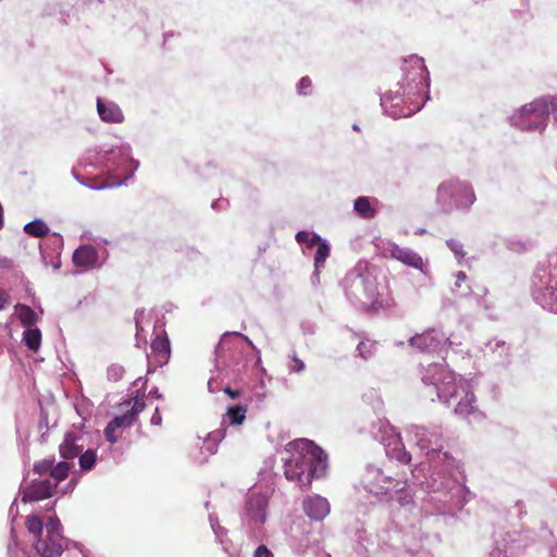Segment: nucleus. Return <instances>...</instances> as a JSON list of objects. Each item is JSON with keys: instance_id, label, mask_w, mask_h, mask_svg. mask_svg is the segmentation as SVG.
I'll return each mask as SVG.
<instances>
[{"instance_id": "33", "label": "nucleus", "mask_w": 557, "mask_h": 557, "mask_svg": "<svg viewBox=\"0 0 557 557\" xmlns=\"http://www.w3.org/2000/svg\"><path fill=\"white\" fill-rule=\"evenodd\" d=\"M97 461V453L94 449L87 448L78 456V463L83 471L91 470Z\"/></svg>"}, {"instance_id": "57", "label": "nucleus", "mask_w": 557, "mask_h": 557, "mask_svg": "<svg viewBox=\"0 0 557 557\" xmlns=\"http://www.w3.org/2000/svg\"><path fill=\"white\" fill-rule=\"evenodd\" d=\"M38 426L40 429L42 428H47L48 426V419H47V414L44 410H41V417H40V421H39V424Z\"/></svg>"}, {"instance_id": "4", "label": "nucleus", "mask_w": 557, "mask_h": 557, "mask_svg": "<svg viewBox=\"0 0 557 557\" xmlns=\"http://www.w3.org/2000/svg\"><path fill=\"white\" fill-rule=\"evenodd\" d=\"M286 451L290 456L284 460V475L300 488H309L312 480L321 478L327 469V455L312 441L289 442Z\"/></svg>"}, {"instance_id": "27", "label": "nucleus", "mask_w": 557, "mask_h": 557, "mask_svg": "<svg viewBox=\"0 0 557 557\" xmlns=\"http://www.w3.org/2000/svg\"><path fill=\"white\" fill-rule=\"evenodd\" d=\"M16 314L23 326L32 327L37 322L36 312L27 305H17L15 307Z\"/></svg>"}, {"instance_id": "42", "label": "nucleus", "mask_w": 557, "mask_h": 557, "mask_svg": "<svg viewBox=\"0 0 557 557\" xmlns=\"http://www.w3.org/2000/svg\"><path fill=\"white\" fill-rule=\"evenodd\" d=\"M448 248L454 252L455 257L459 260L465 257L463 245L456 239H448L446 242Z\"/></svg>"}, {"instance_id": "48", "label": "nucleus", "mask_w": 557, "mask_h": 557, "mask_svg": "<svg viewBox=\"0 0 557 557\" xmlns=\"http://www.w3.org/2000/svg\"><path fill=\"white\" fill-rule=\"evenodd\" d=\"M116 430L117 429L111 422H109L104 429L106 440L111 444H115L117 442V437L114 435Z\"/></svg>"}, {"instance_id": "18", "label": "nucleus", "mask_w": 557, "mask_h": 557, "mask_svg": "<svg viewBox=\"0 0 557 557\" xmlns=\"http://www.w3.org/2000/svg\"><path fill=\"white\" fill-rule=\"evenodd\" d=\"M302 509L311 520L322 521L330 513L331 508L325 497L311 495L304 499Z\"/></svg>"}, {"instance_id": "28", "label": "nucleus", "mask_w": 557, "mask_h": 557, "mask_svg": "<svg viewBox=\"0 0 557 557\" xmlns=\"http://www.w3.org/2000/svg\"><path fill=\"white\" fill-rule=\"evenodd\" d=\"M23 342L29 350L37 351L41 344V332L38 327H27L23 332Z\"/></svg>"}, {"instance_id": "15", "label": "nucleus", "mask_w": 557, "mask_h": 557, "mask_svg": "<svg viewBox=\"0 0 557 557\" xmlns=\"http://www.w3.org/2000/svg\"><path fill=\"white\" fill-rule=\"evenodd\" d=\"M85 446L86 435L83 432L69 431L59 446V451L63 459L74 460L83 453Z\"/></svg>"}, {"instance_id": "16", "label": "nucleus", "mask_w": 557, "mask_h": 557, "mask_svg": "<svg viewBox=\"0 0 557 557\" xmlns=\"http://www.w3.org/2000/svg\"><path fill=\"white\" fill-rule=\"evenodd\" d=\"M243 339L245 341L253 350H256V364H260L261 357L259 350L256 349L252 342L244 334L239 332H225L220 342L218 343L214 355H215V362H218L219 358L222 357L224 351L228 350H237L238 344L237 341ZM215 368L219 369V363H215Z\"/></svg>"}, {"instance_id": "30", "label": "nucleus", "mask_w": 557, "mask_h": 557, "mask_svg": "<svg viewBox=\"0 0 557 557\" xmlns=\"http://www.w3.org/2000/svg\"><path fill=\"white\" fill-rule=\"evenodd\" d=\"M508 346L504 341H490L486 343V351H491L493 355H495V359H498L499 361H507L508 360Z\"/></svg>"}, {"instance_id": "11", "label": "nucleus", "mask_w": 557, "mask_h": 557, "mask_svg": "<svg viewBox=\"0 0 557 557\" xmlns=\"http://www.w3.org/2000/svg\"><path fill=\"white\" fill-rule=\"evenodd\" d=\"M362 484L367 491L376 496L392 497V493L401 492L407 482L386 475L382 469L368 465L362 476Z\"/></svg>"}, {"instance_id": "58", "label": "nucleus", "mask_w": 557, "mask_h": 557, "mask_svg": "<svg viewBox=\"0 0 557 557\" xmlns=\"http://www.w3.org/2000/svg\"><path fill=\"white\" fill-rule=\"evenodd\" d=\"M490 557H506V554L499 548H494L491 552Z\"/></svg>"}, {"instance_id": "44", "label": "nucleus", "mask_w": 557, "mask_h": 557, "mask_svg": "<svg viewBox=\"0 0 557 557\" xmlns=\"http://www.w3.org/2000/svg\"><path fill=\"white\" fill-rule=\"evenodd\" d=\"M52 466H53V461L52 460L44 459V460H41V461H39V462L34 465V471L39 473V474H44V473H47V472H49L51 474Z\"/></svg>"}, {"instance_id": "63", "label": "nucleus", "mask_w": 557, "mask_h": 557, "mask_svg": "<svg viewBox=\"0 0 557 557\" xmlns=\"http://www.w3.org/2000/svg\"><path fill=\"white\" fill-rule=\"evenodd\" d=\"M352 128H354L355 131H359L358 125H354V126H352Z\"/></svg>"}, {"instance_id": "50", "label": "nucleus", "mask_w": 557, "mask_h": 557, "mask_svg": "<svg viewBox=\"0 0 557 557\" xmlns=\"http://www.w3.org/2000/svg\"><path fill=\"white\" fill-rule=\"evenodd\" d=\"M253 557H273V554L265 545H259L255 550Z\"/></svg>"}, {"instance_id": "60", "label": "nucleus", "mask_w": 557, "mask_h": 557, "mask_svg": "<svg viewBox=\"0 0 557 557\" xmlns=\"http://www.w3.org/2000/svg\"><path fill=\"white\" fill-rule=\"evenodd\" d=\"M150 394L156 397L157 399H162L163 398V395L159 392V389L157 387L152 388L150 391Z\"/></svg>"}, {"instance_id": "25", "label": "nucleus", "mask_w": 557, "mask_h": 557, "mask_svg": "<svg viewBox=\"0 0 557 557\" xmlns=\"http://www.w3.org/2000/svg\"><path fill=\"white\" fill-rule=\"evenodd\" d=\"M392 444H394V447L388 448L386 454L401 463H409L411 455L406 450L405 446L400 442L399 435L392 437L387 446H391Z\"/></svg>"}, {"instance_id": "36", "label": "nucleus", "mask_w": 557, "mask_h": 557, "mask_svg": "<svg viewBox=\"0 0 557 557\" xmlns=\"http://www.w3.org/2000/svg\"><path fill=\"white\" fill-rule=\"evenodd\" d=\"M26 528L38 539L40 535H42L45 525L39 517L29 516L26 519Z\"/></svg>"}, {"instance_id": "1", "label": "nucleus", "mask_w": 557, "mask_h": 557, "mask_svg": "<svg viewBox=\"0 0 557 557\" xmlns=\"http://www.w3.org/2000/svg\"><path fill=\"white\" fill-rule=\"evenodd\" d=\"M408 434L435 469L424 482L429 496L423 499L422 510L426 516H455L467 504L470 491L465 485L459 462L449 453L443 451L441 429L412 425Z\"/></svg>"}, {"instance_id": "24", "label": "nucleus", "mask_w": 557, "mask_h": 557, "mask_svg": "<svg viewBox=\"0 0 557 557\" xmlns=\"http://www.w3.org/2000/svg\"><path fill=\"white\" fill-rule=\"evenodd\" d=\"M388 498L395 499L399 504L398 518L406 517L407 512L411 513L417 509L412 496L406 491V487L401 492L392 493V497Z\"/></svg>"}, {"instance_id": "17", "label": "nucleus", "mask_w": 557, "mask_h": 557, "mask_svg": "<svg viewBox=\"0 0 557 557\" xmlns=\"http://www.w3.org/2000/svg\"><path fill=\"white\" fill-rule=\"evenodd\" d=\"M54 488L51 479L34 480L23 490L22 502H39L51 497Z\"/></svg>"}, {"instance_id": "8", "label": "nucleus", "mask_w": 557, "mask_h": 557, "mask_svg": "<svg viewBox=\"0 0 557 557\" xmlns=\"http://www.w3.org/2000/svg\"><path fill=\"white\" fill-rule=\"evenodd\" d=\"M86 160L88 164L99 166L106 172L119 171L126 162L134 164V171L139 166V162L132 158V148L128 144L90 149L87 151Z\"/></svg>"}, {"instance_id": "13", "label": "nucleus", "mask_w": 557, "mask_h": 557, "mask_svg": "<svg viewBox=\"0 0 557 557\" xmlns=\"http://www.w3.org/2000/svg\"><path fill=\"white\" fill-rule=\"evenodd\" d=\"M409 343L420 352L438 354L445 349L449 338L443 332L432 329L411 337Z\"/></svg>"}, {"instance_id": "12", "label": "nucleus", "mask_w": 557, "mask_h": 557, "mask_svg": "<svg viewBox=\"0 0 557 557\" xmlns=\"http://www.w3.org/2000/svg\"><path fill=\"white\" fill-rule=\"evenodd\" d=\"M268 498L262 494H251L242 515L243 527L251 536H258L267 520Z\"/></svg>"}, {"instance_id": "46", "label": "nucleus", "mask_w": 557, "mask_h": 557, "mask_svg": "<svg viewBox=\"0 0 557 557\" xmlns=\"http://www.w3.org/2000/svg\"><path fill=\"white\" fill-rule=\"evenodd\" d=\"M311 87V79L308 76H304L297 84V91L299 95H308Z\"/></svg>"}, {"instance_id": "43", "label": "nucleus", "mask_w": 557, "mask_h": 557, "mask_svg": "<svg viewBox=\"0 0 557 557\" xmlns=\"http://www.w3.org/2000/svg\"><path fill=\"white\" fill-rule=\"evenodd\" d=\"M290 359V363L288 364L289 372L300 373L305 370V362L300 360L296 354H293Z\"/></svg>"}, {"instance_id": "19", "label": "nucleus", "mask_w": 557, "mask_h": 557, "mask_svg": "<svg viewBox=\"0 0 557 557\" xmlns=\"http://www.w3.org/2000/svg\"><path fill=\"white\" fill-rule=\"evenodd\" d=\"M387 251L389 256L401 263L418 269L423 272L424 262L420 255L407 247H400L396 244H392Z\"/></svg>"}, {"instance_id": "64", "label": "nucleus", "mask_w": 557, "mask_h": 557, "mask_svg": "<svg viewBox=\"0 0 557 557\" xmlns=\"http://www.w3.org/2000/svg\"><path fill=\"white\" fill-rule=\"evenodd\" d=\"M410 525L414 527L416 525V521L410 522Z\"/></svg>"}, {"instance_id": "38", "label": "nucleus", "mask_w": 557, "mask_h": 557, "mask_svg": "<svg viewBox=\"0 0 557 557\" xmlns=\"http://www.w3.org/2000/svg\"><path fill=\"white\" fill-rule=\"evenodd\" d=\"M124 368L121 364L113 363L107 369V377L109 381L117 382L124 375Z\"/></svg>"}, {"instance_id": "3", "label": "nucleus", "mask_w": 557, "mask_h": 557, "mask_svg": "<svg viewBox=\"0 0 557 557\" xmlns=\"http://www.w3.org/2000/svg\"><path fill=\"white\" fill-rule=\"evenodd\" d=\"M420 373L422 383L432 388L440 401L448 407L454 406L455 414L467 418L475 411V397L469 383L462 379L457 381L455 373L444 363L425 366L421 362Z\"/></svg>"}, {"instance_id": "55", "label": "nucleus", "mask_w": 557, "mask_h": 557, "mask_svg": "<svg viewBox=\"0 0 557 557\" xmlns=\"http://www.w3.org/2000/svg\"><path fill=\"white\" fill-rule=\"evenodd\" d=\"M150 423L152 425H161L162 423V417H161V413L159 411V408H156L151 419H150Z\"/></svg>"}, {"instance_id": "52", "label": "nucleus", "mask_w": 557, "mask_h": 557, "mask_svg": "<svg viewBox=\"0 0 557 557\" xmlns=\"http://www.w3.org/2000/svg\"><path fill=\"white\" fill-rule=\"evenodd\" d=\"M10 304V295L0 288V311Z\"/></svg>"}, {"instance_id": "26", "label": "nucleus", "mask_w": 557, "mask_h": 557, "mask_svg": "<svg viewBox=\"0 0 557 557\" xmlns=\"http://www.w3.org/2000/svg\"><path fill=\"white\" fill-rule=\"evenodd\" d=\"M247 406L236 405L230 406L223 418L226 425H240L246 419Z\"/></svg>"}, {"instance_id": "34", "label": "nucleus", "mask_w": 557, "mask_h": 557, "mask_svg": "<svg viewBox=\"0 0 557 557\" xmlns=\"http://www.w3.org/2000/svg\"><path fill=\"white\" fill-rule=\"evenodd\" d=\"M145 318V310L144 309H137L135 311L134 320L136 324V346L137 347H145L147 344L146 337L143 335L144 327H143V320Z\"/></svg>"}, {"instance_id": "40", "label": "nucleus", "mask_w": 557, "mask_h": 557, "mask_svg": "<svg viewBox=\"0 0 557 557\" xmlns=\"http://www.w3.org/2000/svg\"><path fill=\"white\" fill-rule=\"evenodd\" d=\"M374 348L375 344L371 341H361L357 346V350L363 359H368L372 355Z\"/></svg>"}, {"instance_id": "23", "label": "nucleus", "mask_w": 557, "mask_h": 557, "mask_svg": "<svg viewBox=\"0 0 557 557\" xmlns=\"http://www.w3.org/2000/svg\"><path fill=\"white\" fill-rule=\"evenodd\" d=\"M226 435V422L222 420L219 429L210 432L203 441V447L210 455H214L218 451L219 443Z\"/></svg>"}, {"instance_id": "49", "label": "nucleus", "mask_w": 557, "mask_h": 557, "mask_svg": "<svg viewBox=\"0 0 557 557\" xmlns=\"http://www.w3.org/2000/svg\"><path fill=\"white\" fill-rule=\"evenodd\" d=\"M311 236H312V234L308 233L307 231H299V232L296 234V240H297L299 244H304V243H306V244H307V247H308V248H311V247H310V239H311Z\"/></svg>"}, {"instance_id": "31", "label": "nucleus", "mask_w": 557, "mask_h": 557, "mask_svg": "<svg viewBox=\"0 0 557 557\" xmlns=\"http://www.w3.org/2000/svg\"><path fill=\"white\" fill-rule=\"evenodd\" d=\"M48 225L40 219L28 222L24 226V232L33 237H42L49 233Z\"/></svg>"}, {"instance_id": "20", "label": "nucleus", "mask_w": 557, "mask_h": 557, "mask_svg": "<svg viewBox=\"0 0 557 557\" xmlns=\"http://www.w3.org/2000/svg\"><path fill=\"white\" fill-rule=\"evenodd\" d=\"M98 258V250L92 245H82L74 250L72 260L76 267L87 270L100 267Z\"/></svg>"}, {"instance_id": "56", "label": "nucleus", "mask_w": 557, "mask_h": 557, "mask_svg": "<svg viewBox=\"0 0 557 557\" xmlns=\"http://www.w3.org/2000/svg\"><path fill=\"white\" fill-rule=\"evenodd\" d=\"M223 392L225 394H227L233 399H235V398H237V397H239L242 395V391L240 389H233L230 386H225L223 388Z\"/></svg>"}, {"instance_id": "2", "label": "nucleus", "mask_w": 557, "mask_h": 557, "mask_svg": "<svg viewBox=\"0 0 557 557\" xmlns=\"http://www.w3.org/2000/svg\"><path fill=\"white\" fill-rule=\"evenodd\" d=\"M403 72V79L398 83L403 94L388 91L381 97L384 113L393 119L411 116L430 99V77L424 60L410 55L405 59Z\"/></svg>"}, {"instance_id": "6", "label": "nucleus", "mask_w": 557, "mask_h": 557, "mask_svg": "<svg viewBox=\"0 0 557 557\" xmlns=\"http://www.w3.org/2000/svg\"><path fill=\"white\" fill-rule=\"evenodd\" d=\"M532 296L543 309L557 313V252L539 263L532 278Z\"/></svg>"}, {"instance_id": "61", "label": "nucleus", "mask_w": 557, "mask_h": 557, "mask_svg": "<svg viewBox=\"0 0 557 557\" xmlns=\"http://www.w3.org/2000/svg\"><path fill=\"white\" fill-rule=\"evenodd\" d=\"M311 283L313 285H318L320 283V273H318V277L315 276V270L313 271L312 273V276H311Z\"/></svg>"}, {"instance_id": "37", "label": "nucleus", "mask_w": 557, "mask_h": 557, "mask_svg": "<svg viewBox=\"0 0 557 557\" xmlns=\"http://www.w3.org/2000/svg\"><path fill=\"white\" fill-rule=\"evenodd\" d=\"M136 419L134 418V413H129L126 411L122 416L114 417L110 422L116 428H131L135 423Z\"/></svg>"}, {"instance_id": "35", "label": "nucleus", "mask_w": 557, "mask_h": 557, "mask_svg": "<svg viewBox=\"0 0 557 557\" xmlns=\"http://www.w3.org/2000/svg\"><path fill=\"white\" fill-rule=\"evenodd\" d=\"M72 173H73V175H74L75 180H76L78 183H81L82 185H84V186H86V187H88V188H90V189L100 190V189H103V188L109 187V185H103V184H101V185L88 184V183H87V181H85V178H83L82 176H79V175L75 172V170H73V171H72ZM133 174H134V171H133V172H131V173H129V174H128V175H127L123 181H120V182H116V183L110 184V187H113V186H121V185L125 184V182H126L127 180H129V178L133 176Z\"/></svg>"}, {"instance_id": "45", "label": "nucleus", "mask_w": 557, "mask_h": 557, "mask_svg": "<svg viewBox=\"0 0 557 557\" xmlns=\"http://www.w3.org/2000/svg\"><path fill=\"white\" fill-rule=\"evenodd\" d=\"M540 100H544V102L547 103L549 115L552 114L554 119L557 120V95L547 98H540Z\"/></svg>"}, {"instance_id": "39", "label": "nucleus", "mask_w": 557, "mask_h": 557, "mask_svg": "<svg viewBox=\"0 0 557 557\" xmlns=\"http://www.w3.org/2000/svg\"><path fill=\"white\" fill-rule=\"evenodd\" d=\"M475 288H476V290L471 289L470 294L473 295L476 306L487 309L488 306L486 305V302L484 300V296L487 295V288L485 286H479V285L475 286Z\"/></svg>"}, {"instance_id": "47", "label": "nucleus", "mask_w": 557, "mask_h": 557, "mask_svg": "<svg viewBox=\"0 0 557 557\" xmlns=\"http://www.w3.org/2000/svg\"><path fill=\"white\" fill-rule=\"evenodd\" d=\"M134 405L133 407L127 410L129 413H134V418L137 419V416L145 409L146 404L143 399L138 398V395L134 397Z\"/></svg>"}, {"instance_id": "14", "label": "nucleus", "mask_w": 557, "mask_h": 557, "mask_svg": "<svg viewBox=\"0 0 557 557\" xmlns=\"http://www.w3.org/2000/svg\"><path fill=\"white\" fill-rule=\"evenodd\" d=\"M171 356V346L168 336L157 335L151 343V355H147L148 373L154 371L158 367H163L169 362Z\"/></svg>"}, {"instance_id": "54", "label": "nucleus", "mask_w": 557, "mask_h": 557, "mask_svg": "<svg viewBox=\"0 0 557 557\" xmlns=\"http://www.w3.org/2000/svg\"><path fill=\"white\" fill-rule=\"evenodd\" d=\"M228 205V201L226 199H218L212 202L211 207L213 210H222L225 209V207Z\"/></svg>"}, {"instance_id": "32", "label": "nucleus", "mask_w": 557, "mask_h": 557, "mask_svg": "<svg viewBox=\"0 0 557 557\" xmlns=\"http://www.w3.org/2000/svg\"><path fill=\"white\" fill-rule=\"evenodd\" d=\"M354 209L363 219H372L375 215V210L371 207L368 197H358L355 200Z\"/></svg>"}, {"instance_id": "59", "label": "nucleus", "mask_w": 557, "mask_h": 557, "mask_svg": "<svg viewBox=\"0 0 557 557\" xmlns=\"http://www.w3.org/2000/svg\"><path fill=\"white\" fill-rule=\"evenodd\" d=\"M208 389L210 393H215L216 391H219V387L214 385V381L213 380H209L208 382Z\"/></svg>"}, {"instance_id": "62", "label": "nucleus", "mask_w": 557, "mask_h": 557, "mask_svg": "<svg viewBox=\"0 0 557 557\" xmlns=\"http://www.w3.org/2000/svg\"><path fill=\"white\" fill-rule=\"evenodd\" d=\"M141 381H143V379H141V377H139V379H137L136 381H134V383H133V384L136 386V385H138V383H139V382H141Z\"/></svg>"}, {"instance_id": "7", "label": "nucleus", "mask_w": 557, "mask_h": 557, "mask_svg": "<svg viewBox=\"0 0 557 557\" xmlns=\"http://www.w3.org/2000/svg\"><path fill=\"white\" fill-rule=\"evenodd\" d=\"M475 199L472 186L466 182L449 181L442 183L437 188L436 201L444 213L453 210H468Z\"/></svg>"}, {"instance_id": "22", "label": "nucleus", "mask_w": 557, "mask_h": 557, "mask_svg": "<svg viewBox=\"0 0 557 557\" xmlns=\"http://www.w3.org/2000/svg\"><path fill=\"white\" fill-rule=\"evenodd\" d=\"M317 246V250L314 253V268H315V276L318 277V273H321V270L324 268L326 259L330 257V245L327 240L323 239L320 235L313 233L310 239V247Z\"/></svg>"}, {"instance_id": "5", "label": "nucleus", "mask_w": 557, "mask_h": 557, "mask_svg": "<svg viewBox=\"0 0 557 557\" xmlns=\"http://www.w3.org/2000/svg\"><path fill=\"white\" fill-rule=\"evenodd\" d=\"M342 285L346 298L358 310L370 311L382 307L376 278L364 265L358 264L348 271Z\"/></svg>"}, {"instance_id": "9", "label": "nucleus", "mask_w": 557, "mask_h": 557, "mask_svg": "<svg viewBox=\"0 0 557 557\" xmlns=\"http://www.w3.org/2000/svg\"><path fill=\"white\" fill-rule=\"evenodd\" d=\"M70 545L78 544L65 539L62 534V524L57 517H50L45 524V533L34 543L36 552L41 557H60Z\"/></svg>"}, {"instance_id": "53", "label": "nucleus", "mask_w": 557, "mask_h": 557, "mask_svg": "<svg viewBox=\"0 0 557 557\" xmlns=\"http://www.w3.org/2000/svg\"><path fill=\"white\" fill-rule=\"evenodd\" d=\"M246 367H247V360L242 364L239 366V362H236L233 367V373L236 377H238L243 372H245L246 370Z\"/></svg>"}, {"instance_id": "29", "label": "nucleus", "mask_w": 557, "mask_h": 557, "mask_svg": "<svg viewBox=\"0 0 557 557\" xmlns=\"http://www.w3.org/2000/svg\"><path fill=\"white\" fill-rule=\"evenodd\" d=\"M72 466H73V462H69V460H65V459H64V461H60L55 466H52L50 476L52 479L51 481H52V484L54 487H57V485L61 481L66 479Z\"/></svg>"}, {"instance_id": "21", "label": "nucleus", "mask_w": 557, "mask_h": 557, "mask_svg": "<svg viewBox=\"0 0 557 557\" xmlns=\"http://www.w3.org/2000/svg\"><path fill=\"white\" fill-rule=\"evenodd\" d=\"M97 111L100 119L107 123H121L124 120L122 110L113 101L98 98Z\"/></svg>"}, {"instance_id": "41", "label": "nucleus", "mask_w": 557, "mask_h": 557, "mask_svg": "<svg viewBox=\"0 0 557 557\" xmlns=\"http://www.w3.org/2000/svg\"><path fill=\"white\" fill-rule=\"evenodd\" d=\"M209 520H210V524H211V528H212L215 536L222 543L223 542V536L226 535V529H224L223 527H221L219 524V520H218L216 517L210 515L209 516Z\"/></svg>"}, {"instance_id": "51", "label": "nucleus", "mask_w": 557, "mask_h": 557, "mask_svg": "<svg viewBox=\"0 0 557 557\" xmlns=\"http://www.w3.org/2000/svg\"><path fill=\"white\" fill-rule=\"evenodd\" d=\"M466 280H467L466 273L462 271H459L456 275V282H455V286L453 288V293H456L458 290V288H460L461 284L463 282H466Z\"/></svg>"}, {"instance_id": "10", "label": "nucleus", "mask_w": 557, "mask_h": 557, "mask_svg": "<svg viewBox=\"0 0 557 557\" xmlns=\"http://www.w3.org/2000/svg\"><path fill=\"white\" fill-rule=\"evenodd\" d=\"M548 106L544 100L536 99L515 112L510 117L511 125L521 131L542 133L547 126Z\"/></svg>"}]
</instances>
